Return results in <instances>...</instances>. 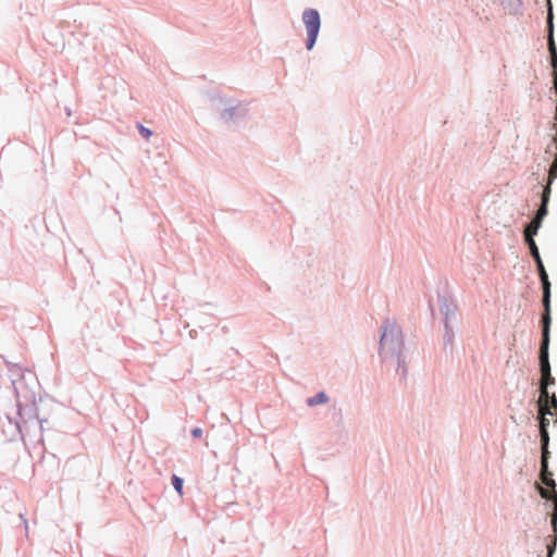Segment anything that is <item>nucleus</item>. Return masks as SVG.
<instances>
[{"mask_svg": "<svg viewBox=\"0 0 557 557\" xmlns=\"http://www.w3.org/2000/svg\"><path fill=\"white\" fill-rule=\"evenodd\" d=\"M549 327L550 324H542V343L540 347V386H544L546 388H548L549 385L555 384V377L550 373V363L548 360Z\"/></svg>", "mask_w": 557, "mask_h": 557, "instance_id": "1", "label": "nucleus"}, {"mask_svg": "<svg viewBox=\"0 0 557 557\" xmlns=\"http://www.w3.org/2000/svg\"><path fill=\"white\" fill-rule=\"evenodd\" d=\"M545 422L542 423V458H541V480L544 485L547 487H550L552 490L555 488L556 483L553 479V473L548 470V442L549 436L548 432L545 430Z\"/></svg>", "mask_w": 557, "mask_h": 557, "instance_id": "2", "label": "nucleus"}, {"mask_svg": "<svg viewBox=\"0 0 557 557\" xmlns=\"http://www.w3.org/2000/svg\"><path fill=\"white\" fill-rule=\"evenodd\" d=\"M302 21L307 28L308 39L307 49L311 50L317 40L320 29V15L314 9H307L302 13Z\"/></svg>", "mask_w": 557, "mask_h": 557, "instance_id": "3", "label": "nucleus"}, {"mask_svg": "<svg viewBox=\"0 0 557 557\" xmlns=\"http://www.w3.org/2000/svg\"><path fill=\"white\" fill-rule=\"evenodd\" d=\"M536 265L543 286L544 314L542 317V324H550V283L542 259L536 260Z\"/></svg>", "mask_w": 557, "mask_h": 557, "instance_id": "4", "label": "nucleus"}, {"mask_svg": "<svg viewBox=\"0 0 557 557\" xmlns=\"http://www.w3.org/2000/svg\"><path fill=\"white\" fill-rule=\"evenodd\" d=\"M401 346V337L398 327L394 323H385L383 326V333L381 336L382 349L395 350Z\"/></svg>", "mask_w": 557, "mask_h": 557, "instance_id": "5", "label": "nucleus"}, {"mask_svg": "<svg viewBox=\"0 0 557 557\" xmlns=\"http://www.w3.org/2000/svg\"><path fill=\"white\" fill-rule=\"evenodd\" d=\"M550 397L552 395H549L548 393V388L544 387V386H540V396H539V400H537V405H539V413H540V433L542 434V423L545 422V430L547 431V428H548V424H549V421L548 419L546 418L547 414L549 416H554V412L550 411V408H549V400H550Z\"/></svg>", "mask_w": 557, "mask_h": 557, "instance_id": "6", "label": "nucleus"}, {"mask_svg": "<svg viewBox=\"0 0 557 557\" xmlns=\"http://www.w3.org/2000/svg\"><path fill=\"white\" fill-rule=\"evenodd\" d=\"M548 26H549V35H548V49L552 59L553 74L557 76V50L553 37V22H552V12H549L548 16Z\"/></svg>", "mask_w": 557, "mask_h": 557, "instance_id": "7", "label": "nucleus"}, {"mask_svg": "<svg viewBox=\"0 0 557 557\" xmlns=\"http://www.w3.org/2000/svg\"><path fill=\"white\" fill-rule=\"evenodd\" d=\"M549 196H550V188H549V186H545L543 194H542V203H541V207L539 208L534 219L543 221V219L547 214V203L549 201Z\"/></svg>", "mask_w": 557, "mask_h": 557, "instance_id": "8", "label": "nucleus"}, {"mask_svg": "<svg viewBox=\"0 0 557 557\" xmlns=\"http://www.w3.org/2000/svg\"><path fill=\"white\" fill-rule=\"evenodd\" d=\"M537 487H539L540 495L543 498L554 500L555 515L553 517L552 523H553L554 529L556 530V525H557V492L555 491V488L553 490V492H549L548 490H546L544 487H541V486H537Z\"/></svg>", "mask_w": 557, "mask_h": 557, "instance_id": "9", "label": "nucleus"}, {"mask_svg": "<svg viewBox=\"0 0 557 557\" xmlns=\"http://www.w3.org/2000/svg\"><path fill=\"white\" fill-rule=\"evenodd\" d=\"M541 224H542V221L533 219L524 230L525 239L533 238V236L537 233Z\"/></svg>", "mask_w": 557, "mask_h": 557, "instance_id": "10", "label": "nucleus"}, {"mask_svg": "<svg viewBox=\"0 0 557 557\" xmlns=\"http://www.w3.org/2000/svg\"><path fill=\"white\" fill-rule=\"evenodd\" d=\"M327 400H329V398H327L326 394L321 392V393H318L315 396L309 398L307 400V404L309 406H317V405L325 404V403H327Z\"/></svg>", "mask_w": 557, "mask_h": 557, "instance_id": "11", "label": "nucleus"}, {"mask_svg": "<svg viewBox=\"0 0 557 557\" xmlns=\"http://www.w3.org/2000/svg\"><path fill=\"white\" fill-rule=\"evenodd\" d=\"M525 242H527V244H528V246L530 248V252H531L532 257L534 258V260L535 261L540 260L541 256H540V252H539V249H537V246H536L534 239L533 238H527Z\"/></svg>", "mask_w": 557, "mask_h": 557, "instance_id": "12", "label": "nucleus"}, {"mask_svg": "<svg viewBox=\"0 0 557 557\" xmlns=\"http://www.w3.org/2000/svg\"><path fill=\"white\" fill-rule=\"evenodd\" d=\"M172 484L176 492L182 496L183 495V480L178 478L177 475L172 476Z\"/></svg>", "mask_w": 557, "mask_h": 557, "instance_id": "13", "label": "nucleus"}, {"mask_svg": "<svg viewBox=\"0 0 557 557\" xmlns=\"http://www.w3.org/2000/svg\"><path fill=\"white\" fill-rule=\"evenodd\" d=\"M549 408L550 411L554 412V414H557V398L555 394H552L550 400H549Z\"/></svg>", "mask_w": 557, "mask_h": 557, "instance_id": "14", "label": "nucleus"}, {"mask_svg": "<svg viewBox=\"0 0 557 557\" xmlns=\"http://www.w3.org/2000/svg\"><path fill=\"white\" fill-rule=\"evenodd\" d=\"M139 132H140L141 136L145 137L146 139H148L152 135L151 131L144 127L143 125H139Z\"/></svg>", "mask_w": 557, "mask_h": 557, "instance_id": "15", "label": "nucleus"}, {"mask_svg": "<svg viewBox=\"0 0 557 557\" xmlns=\"http://www.w3.org/2000/svg\"><path fill=\"white\" fill-rule=\"evenodd\" d=\"M191 435L194 437H201L202 436V430L200 428H196L191 431Z\"/></svg>", "mask_w": 557, "mask_h": 557, "instance_id": "16", "label": "nucleus"}]
</instances>
